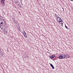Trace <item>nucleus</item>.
Listing matches in <instances>:
<instances>
[{
    "instance_id": "obj_1",
    "label": "nucleus",
    "mask_w": 73,
    "mask_h": 73,
    "mask_svg": "<svg viewBox=\"0 0 73 73\" xmlns=\"http://www.w3.org/2000/svg\"><path fill=\"white\" fill-rule=\"evenodd\" d=\"M0 24L1 25H2L3 24V25H2V27H4L3 28L1 27H0V28L3 32H4L5 29V22L4 21V20L3 19H1L0 20Z\"/></svg>"
},
{
    "instance_id": "obj_2",
    "label": "nucleus",
    "mask_w": 73,
    "mask_h": 73,
    "mask_svg": "<svg viewBox=\"0 0 73 73\" xmlns=\"http://www.w3.org/2000/svg\"><path fill=\"white\" fill-rule=\"evenodd\" d=\"M65 54H62L59 56V58L60 59H63L65 58Z\"/></svg>"
},
{
    "instance_id": "obj_3",
    "label": "nucleus",
    "mask_w": 73,
    "mask_h": 73,
    "mask_svg": "<svg viewBox=\"0 0 73 73\" xmlns=\"http://www.w3.org/2000/svg\"><path fill=\"white\" fill-rule=\"evenodd\" d=\"M56 19L57 21H58V22L62 20V19H61V18H60V17L58 16H56Z\"/></svg>"
},
{
    "instance_id": "obj_4",
    "label": "nucleus",
    "mask_w": 73,
    "mask_h": 73,
    "mask_svg": "<svg viewBox=\"0 0 73 73\" xmlns=\"http://www.w3.org/2000/svg\"><path fill=\"white\" fill-rule=\"evenodd\" d=\"M65 58H70V56L68 55L67 54H65Z\"/></svg>"
},
{
    "instance_id": "obj_5",
    "label": "nucleus",
    "mask_w": 73,
    "mask_h": 73,
    "mask_svg": "<svg viewBox=\"0 0 73 73\" xmlns=\"http://www.w3.org/2000/svg\"><path fill=\"white\" fill-rule=\"evenodd\" d=\"M59 23H58L59 24H63V23L64 22H63V21L62 20H61V21H59V22H58Z\"/></svg>"
},
{
    "instance_id": "obj_6",
    "label": "nucleus",
    "mask_w": 73,
    "mask_h": 73,
    "mask_svg": "<svg viewBox=\"0 0 73 73\" xmlns=\"http://www.w3.org/2000/svg\"><path fill=\"white\" fill-rule=\"evenodd\" d=\"M24 36L25 38H28V36H27V34H26V33H25V34H24Z\"/></svg>"
},
{
    "instance_id": "obj_7",
    "label": "nucleus",
    "mask_w": 73,
    "mask_h": 73,
    "mask_svg": "<svg viewBox=\"0 0 73 73\" xmlns=\"http://www.w3.org/2000/svg\"><path fill=\"white\" fill-rule=\"evenodd\" d=\"M50 65L52 67V69H54V66H53V65H52V64H50Z\"/></svg>"
},
{
    "instance_id": "obj_8",
    "label": "nucleus",
    "mask_w": 73,
    "mask_h": 73,
    "mask_svg": "<svg viewBox=\"0 0 73 73\" xmlns=\"http://www.w3.org/2000/svg\"><path fill=\"white\" fill-rule=\"evenodd\" d=\"M1 2H2V4H3V6L4 7L5 6V3H4V1H2Z\"/></svg>"
},
{
    "instance_id": "obj_9",
    "label": "nucleus",
    "mask_w": 73,
    "mask_h": 73,
    "mask_svg": "<svg viewBox=\"0 0 73 73\" xmlns=\"http://www.w3.org/2000/svg\"><path fill=\"white\" fill-rule=\"evenodd\" d=\"M50 58H51L52 59H53V57L52 56H50Z\"/></svg>"
},
{
    "instance_id": "obj_10",
    "label": "nucleus",
    "mask_w": 73,
    "mask_h": 73,
    "mask_svg": "<svg viewBox=\"0 0 73 73\" xmlns=\"http://www.w3.org/2000/svg\"><path fill=\"white\" fill-rule=\"evenodd\" d=\"M52 56V57H53V58H54L55 57V55H53Z\"/></svg>"
},
{
    "instance_id": "obj_11",
    "label": "nucleus",
    "mask_w": 73,
    "mask_h": 73,
    "mask_svg": "<svg viewBox=\"0 0 73 73\" xmlns=\"http://www.w3.org/2000/svg\"><path fill=\"white\" fill-rule=\"evenodd\" d=\"M65 27L66 28V29H68V27H67L66 25H65Z\"/></svg>"
},
{
    "instance_id": "obj_12",
    "label": "nucleus",
    "mask_w": 73,
    "mask_h": 73,
    "mask_svg": "<svg viewBox=\"0 0 73 73\" xmlns=\"http://www.w3.org/2000/svg\"><path fill=\"white\" fill-rule=\"evenodd\" d=\"M2 1H4V0H1V2Z\"/></svg>"
},
{
    "instance_id": "obj_13",
    "label": "nucleus",
    "mask_w": 73,
    "mask_h": 73,
    "mask_svg": "<svg viewBox=\"0 0 73 73\" xmlns=\"http://www.w3.org/2000/svg\"><path fill=\"white\" fill-rule=\"evenodd\" d=\"M1 16H0V20H1Z\"/></svg>"
},
{
    "instance_id": "obj_14",
    "label": "nucleus",
    "mask_w": 73,
    "mask_h": 73,
    "mask_svg": "<svg viewBox=\"0 0 73 73\" xmlns=\"http://www.w3.org/2000/svg\"><path fill=\"white\" fill-rule=\"evenodd\" d=\"M1 51V48L0 47V52Z\"/></svg>"
},
{
    "instance_id": "obj_15",
    "label": "nucleus",
    "mask_w": 73,
    "mask_h": 73,
    "mask_svg": "<svg viewBox=\"0 0 73 73\" xmlns=\"http://www.w3.org/2000/svg\"><path fill=\"white\" fill-rule=\"evenodd\" d=\"M70 1H73V0H70Z\"/></svg>"
},
{
    "instance_id": "obj_16",
    "label": "nucleus",
    "mask_w": 73,
    "mask_h": 73,
    "mask_svg": "<svg viewBox=\"0 0 73 73\" xmlns=\"http://www.w3.org/2000/svg\"><path fill=\"white\" fill-rule=\"evenodd\" d=\"M55 15H56V14H55Z\"/></svg>"
}]
</instances>
